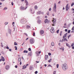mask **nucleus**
Masks as SVG:
<instances>
[{"label":"nucleus","instance_id":"1","mask_svg":"<svg viewBox=\"0 0 74 74\" xmlns=\"http://www.w3.org/2000/svg\"><path fill=\"white\" fill-rule=\"evenodd\" d=\"M62 67L64 71H66L68 69L67 64L65 63L64 64H62Z\"/></svg>","mask_w":74,"mask_h":74},{"label":"nucleus","instance_id":"2","mask_svg":"<svg viewBox=\"0 0 74 74\" xmlns=\"http://www.w3.org/2000/svg\"><path fill=\"white\" fill-rule=\"evenodd\" d=\"M27 21V20L25 19H21L20 21L22 23H26Z\"/></svg>","mask_w":74,"mask_h":74},{"label":"nucleus","instance_id":"3","mask_svg":"<svg viewBox=\"0 0 74 74\" xmlns=\"http://www.w3.org/2000/svg\"><path fill=\"white\" fill-rule=\"evenodd\" d=\"M29 42L30 44H32L34 42V39L33 38H31L29 40Z\"/></svg>","mask_w":74,"mask_h":74},{"label":"nucleus","instance_id":"4","mask_svg":"<svg viewBox=\"0 0 74 74\" xmlns=\"http://www.w3.org/2000/svg\"><path fill=\"white\" fill-rule=\"evenodd\" d=\"M56 3H54V7H53V11H54L55 12H56Z\"/></svg>","mask_w":74,"mask_h":74},{"label":"nucleus","instance_id":"5","mask_svg":"<svg viewBox=\"0 0 74 74\" xmlns=\"http://www.w3.org/2000/svg\"><path fill=\"white\" fill-rule=\"evenodd\" d=\"M27 8V6H26L25 8V7L21 6L20 8V9L21 10H24L26 9Z\"/></svg>","mask_w":74,"mask_h":74},{"label":"nucleus","instance_id":"6","mask_svg":"<svg viewBox=\"0 0 74 74\" xmlns=\"http://www.w3.org/2000/svg\"><path fill=\"white\" fill-rule=\"evenodd\" d=\"M50 32L52 33H55V30H54V28L53 27H52L50 29Z\"/></svg>","mask_w":74,"mask_h":74},{"label":"nucleus","instance_id":"7","mask_svg":"<svg viewBox=\"0 0 74 74\" xmlns=\"http://www.w3.org/2000/svg\"><path fill=\"white\" fill-rule=\"evenodd\" d=\"M36 56H39V54H40V53H41V51H39L38 52V51H37L36 52Z\"/></svg>","mask_w":74,"mask_h":74},{"label":"nucleus","instance_id":"8","mask_svg":"<svg viewBox=\"0 0 74 74\" xmlns=\"http://www.w3.org/2000/svg\"><path fill=\"white\" fill-rule=\"evenodd\" d=\"M44 31L43 30H41L40 32V34H44Z\"/></svg>","mask_w":74,"mask_h":74},{"label":"nucleus","instance_id":"9","mask_svg":"<svg viewBox=\"0 0 74 74\" xmlns=\"http://www.w3.org/2000/svg\"><path fill=\"white\" fill-rule=\"evenodd\" d=\"M1 60H2V61L3 62H4L5 61V58L3 57V56L1 57Z\"/></svg>","mask_w":74,"mask_h":74},{"label":"nucleus","instance_id":"10","mask_svg":"<svg viewBox=\"0 0 74 74\" xmlns=\"http://www.w3.org/2000/svg\"><path fill=\"white\" fill-rule=\"evenodd\" d=\"M10 69V66H6L5 67V69L6 70H8Z\"/></svg>","mask_w":74,"mask_h":74},{"label":"nucleus","instance_id":"11","mask_svg":"<svg viewBox=\"0 0 74 74\" xmlns=\"http://www.w3.org/2000/svg\"><path fill=\"white\" fill-rule=\"evenodd\" d=\"M67 34H68V33H67L63 36V38H65V37H66V36H67Z\"/></svg>","mask_w":74,"mask_h":74},{"label":"nucleus","instance_id":"12","mask_svg":"<svg viewBox=\"0 0 74 74\" xmlns=\"http://www.w3.org/2000/svg\"><path fill=\"white\" fill-rule=\"evenodd\" d=\"M30 11L31 12V13H32V14H34V11L32 10V9H30Z\"/></svg>","mask_w":74,"mask_h":74},{"label":"nucleus","instance_id":"13","mask_svg":"<svg viewBox=\"0 0 74 74\" xmlns=\"http://www.w3.org/2000/svg\"><path fill=\"white\" fill-rule=\"evenodd\" d=\"M8 32L9 34H11V30L10 29H8Z\"/></svg>","mask_w":74,"mask_h":74},{"label":"nucleus","instance_id":"14","mask_svg":"<svg viewBox=\"0 0 74 74\" xmlns=\"http://www.w3.org/2000/svg\"><path fill=\"white\" fill-rule=\"evenodd\" d=\"M45 59L46 60H47L48 58V55H45Z\"/></svg>","mask_w":74,"mask_h":74},{"label":"nucleus","instance_id":"15","mask_svg":"<svg viewBox=\"0 0 74 74\" xmlns=\"http://www.w3.org/2000/svg\"><path fill=\"white\" fill-rule=\"evenodd\" d=\"M25 3H26V5H28L29 3H28V2L26 0H25Z\"/></svg>","mask_w":74,"mask_h":74},{"label":"nucleus","instance_id":"16","mask_svg":"<svg viewBox=\"0 0 74 74\" xmlns=\"http://www.w3.org/2000/svg\"><path fill=\"white\" fill-rule=\"evenodd\" d=\"M41 14V11H39L37 12V14L38 15V14Z\"/></svg>","mask_w":74,"mask_h":74},{"label":"nucleus","instance_id":"17","mask_svg":"<svg viewBox=\"0 0 74 74\" xmlns=\"http://www.w3.org/2000/svg\"><path fill=\"white\" fill-rule=\"evenodd\" d=\"M28 55L30 56H32V52H29V53Z\"/></svg>","mask_w":74,"mask_h":74},{"label":"nucleus","instance_id":"18","mask_svg":"<svg viewBox=\"0 0 74 74\" xmlns=\"http://www.w3.org/2000/svg\"><path fill=\"white\" fill-rule=\"evenodd\" d=\"M54 42H52L51 43V45H52V46H54Z\"/></svg>","mask_w":74,"mask_h":74},{"label":"nucleus","instance_id":"19","mask_svg":"<svg viewBox=\"0 0 74 74\" xmlns=\"http://www.w3.org/2000/svg\"><path fill=\"white\" fill-rule=\"evenodd\" d=\"M33 69V66H30L29 67V70H31Z\"/></svg>","mask_w":74,"mask_h":74},{"label":"nucleus","instance_id":"20","mask_svg":"<svg viewBox=\"0 0 74 74\" xmlns=\"http://www.w3.org/2000/svg\"><path fill=\"white\" fill-rule=\"evenodd\" d=\"M45 23H47L48 22V19H46L45 20Z\"/></svg>","mask_w":74,"mask_h":74},{"label":"nucleus","instance_id":"21","mask_svg":"<svg viewBox=\"0 0 74 74\" xmlns=\"http://www.w3.org/2000/svg\"><path fill=\"white\" fill-rule=\"evenodd\" d=\"M27 66H26L24 65L23 66V69H26V68L27 67Z\"/></svg>","mask_w":74,"mask_h":74},{"label":"nucleus","instance_id":"22","mask_svg":"<svg viewBox=\"0 0 74 74\" xmlns=\"http://www.w3.org/2000/svg\"><path fill=\"white\" fill-rule=\"evenodd\" d=\"M34 8L35 9L37 10L38 8V7H37V6L35 5L34 6Z\"/></svg>","mask_w":74,"mask_h":74},{"label":"nucleus","instance_id":"23","mask_svg":"<svg viewBox=\"0 0 74 74\" xmlns=\"http://www.w3.org/2000/svg\"><path fill=\"white\" fill-rule=\"evenodd\" d=\"M38 23H41V21L40 20H38Z\"/></svg>","mask_w":74,"mask_h":74},{"label":"nucleus","instance_id":"24","mask_svg":"<svg viewBox=\"0 0 74 74\" xmlns=\"http://www.w3.org/2000/svg\"><path fill=\"white\" fill-rule=\"evenodd\" d=\"M24 53H27L28 52V51H27L26 50H24L23 51Z\"/></svg>","mask_w":74,"mask_h":74},{"label":"nucleus","instance_id":"25","mask_svg":"<svg viewBox=\"0 0 74 74\" xmlns=\"http://www.w3.org/2000/svg\"><path fill=\"white\" fill-rule=\"evenodd\" d=\"M8 22H6L4 24L5 25H8Z\"/></svg>","mask_w":74,"mask_h":74},{"label":"nucleus","instance_id":"26","mask_svg":"<svg viewBox=\"0 0 74 74\" xmlns=\"http://www.w3.org/2000/svg\"><path fill=\"white\" fill-rule=\"evenodd\" d=\"M18 60L19 61V62H21V58H19Z\"/></svg>","mask_w":74,"mask_h":74},{"label":"nucleus","instance_id":"27","mask_svg":"<svg viewBox=\"0 0 74 74\" xmlns=\"http://www.w3.org/2000/svg\"><path fill=\"white\" fill-rule=\"evenodd\" d=\"M69 6V4L67 3V4H66V8H68V6Z\"/></svg>","mask_w":74,"mask_h":74},{"label":"nucleus","instance_id":"28","mask_svg":"<svg viewBox=\"0 0 74 74\" xmlns=\"http://www.w3.org/2000/svg\"><path fill=\"white\" fill-rule=\"evenodd\" d=\"M66 45L67 47H70V45H69V44H68V43H66Z\"/></svg>","mask_w":74,"mask_h":74},{"label":"nucleus","instance_id":"29","mask_svg":"<svg viewBox=\"0 0 74 74\" xmlns=\"http://www.w3.org/2000/svg\"><path fill=\"white\" fill-rule=\"evenodd\" d=\"M62 31H60V35L62 36Z\"/></svg>","mask_w":74,"mask_h":74},{"label":"nucleus","instance_id":"30","mask_svg":"<svg viewBox=\"0 0 74 74\" xmlns=\"http://www.w3.org/2000/svg\"><path fill=\"white\" fill-rule=\"evenodd\" d=\"M27 29H29V28H30V26L29 25H27Z\"/></svg>","mask_w":74,"mask_h":74},{"label":"nucleus","instance_id":"31","mask_svg":"<svg viewBox=\"0 0 74 74\" xmlns=\"http://www.w3.org/2000/svg\"><path fill=\"white\" fill-rule=\"evenodd\" d=\"M71 34L69 35L68 36V39H69V37H71Z\"/></svg>","mask_w":74,"mask_h":74},{"label":"nucleus","instance_id":"32","mask_svg":"<svg viewBox=\"0 0 74 74\" xmlns=\"http://www.w3.org/2000/svg\"><path fill=\"white\" fill-rule=\"evenodd\" d=\"M73 5H74V3H73L71 4V7H72V6H73Z\"/></svg>","mask_w":74,"mask_h":74},{"label":"nucleus","instance_id":"33","mask_svg":"<svg viewBox=\"0 0 74 74\" xmlns=\"http://www.w3.org/2000/svg\"><path fill=\"white\" fill-rule=\"evenodd\" d=\"M14 44L15 45H18L17 43H16V42H14Z\"/></svg>","mask_w":74,"mask_h":74},{"label":"nucleus","instance_id":"34","mask_svg":"<svg viewBox=\"0 0 74 74\" xmlns=\"http://www.w3.org/2000/svg\"><path fill=\"white\" fill-rule=\"evenodd\" d=\"M74 46V43H73L71 45V47H73V46Z\"/></svg>","mask_w":74,"mask_h":74},{"label":"nucleus","instance_id":"35","mask_svg":"<svg viewBox=\"0 0 74 74\" xmlns=\"http://www.w3.org/2000/svg\"><path fill=\"white\" fill-rule=\"evenodd\" d=\"M51 60H52V59H50L49 60H48V62H51Z\"/></svg>","mask_w":74,"mask_h":74},{"label":"nucleus","instance_id":"36","mask_svg":"<svg viewBox=\"0 0 74 74\" xmlns=\"http://www.w3.org/2000/svg\"><path fill=\"white\" fill-rule=\"evenodd\" d=\"M53 74H56V71H53Z\"/></svg>","mask_w":74,"mask_h":74},{"label":"nucleus","instance_id":"37","mask_svg":"<svg viewBox=\"0 0 74 74\" xmlns=\"http://www.w3.org/2000/svg\"><path fill=\"white\" fill-rule=\"evenodd\" d=\"M7 7H5L4 8V10H7Z\"/></svg>","mask_w":74,"mask_h":74},{"label":"nucleus","instance_id":"38","mask_svg":"<svg viewBox=\"0 0 74 74\" xmlns=\"http://www.w3.org/2000/svg\"><path fill=\"white\" fill-rule=\"evenodd\" d=\"M62 41H65V38L62 39Z\"/></svg>","mask_w":74,"mask_h":74},{"label":"nucleus","instance_id":"39","mask_svg":"<svg viewBox=\"0 0 74 74\" xmlns=\"http://www.w3.org/2000/svg\"><path fill=\"white\" fill-rule=\"evenodd\" d=\"M70 32H71L70 30H68V33H70Z\"/></svg>","mask_w":74,"mask_h":74},{"label":"nucleus","instance_id":"40","mask_svg":"<svg viewBox=\"0 0 74 74\" xmlns=\"http://www.w3.org/2000/svg\"><path fill=\"white\" fill-rule=\"evenodd\" d=\"M66 11H68L69 10V8H66Z\"/></svg>","mask_w":74,"mask_h":74},{"label":"nucleus","instance_id":"41","mask_svg":"<svg viewBox=\"0 0 74 74\" xmlns=\"http://www.w3.org/2000/svg\"><path fill=\"white\" fill-rule=\"evenodd\" d=\"M59 64H57L56 65V66H57V68H58V67H59Z\"/></svg>","mask_w":74,"mask_h":74},{"label":"nucleus","instance_id":"42","mask_svg":"<svg viewBox=\"0 0 74 74\" xmlns=\"http://www.w3.org/2000/svg\"><path fill=\"white\" fill-rule=\"evenodd\" d=\"M14 47L15 48V50H17V47H16V46H15Z\"/></svg>","mask_w":74,"mask_h":74},{"label":"nucleus","instance_id":"43","mask_svg":"<svg viewBox=\"0 0 74 74\" xmlns=\"http://www.w3.org/2000/svg\"><path fill=\"white\" fill-rule=\"evenodd\" d=\"M72 30L74 31V27H73L72 28Z\"/></svg>","mask_w":74,"mask_h":74},{"label":"nucleus","instance_id":"44","mask_svg":"<svg viewBox=\"0 0 74 74\" xmlns=\"http://www.w3.org/2000/svg\"><path fill=\"white\" fill-rule=\"evenodd\" d=\"M59 30L58 29L57 31V33H59Z\"/></svg>","mask_w":74,"mask_h":74},{"label":"nucleus","instance_id":"45","mask_svg":"<svg viewBox=\"0 0 74 74\" xmlns=\"http://www.w3.org/2000/svg\"><path fill=\"white\" fill-rule=\"evenodd\" d=\"M28 50L29 51H31V49L30 48H29L28 49Z\"/></svg>","mask_w":74,"mask_h":74},{"label":"nucleus","instance_id":"46","mask_svg":"<svg viewBox=\"0 0 74 74\" xmlns=\"http://www.w3.org/2000/svg\"><path fill=\"white\" fill-rule=\"evenodd\" d=\"M38 73V72L37 71L35 72V74H37Z\"/></svg>","mask_w":74,"mask_h":74},{"label":"nucleus","instance_id":"47","mask_svg":"<svg viewBox=\"0 0 74 74\" xmlns=\"http://www.w3.org/2000/svg\"><path fill=\"white\" fill-rule=\"evenodd\" d=\"M24 34H25V35H26V36H27V34L26 33H24Z\"/></svg>","mask_w":74,"mask_h":74},{"label":"nucleus","instance_id":"48","mask_svg":"<svg viewBox=\"0 0 74 74\" xmlns=\"http://www.w3.org/2000/svg\"><path fill=\"white\" fill-rule=\"evenodd\" d=\"M48 55L49 56H51V53H48Z\"/></svg>","mask_w":74,"mask_h":74},{"label":"nucleus","instance_id":"49","mask_svg":"<svg viewBox=\"0 0 74 74\" xmlns=\"http://www.w3.org/2000/svg\"><path fill=\"white\" fill-rule=\"evenodd\" d=\"M33 36H35V33L33 32Z\"/></svg>","mask_w":74,"mask_h":74},{"label":"nucleus","instance_id":"50","mask_svg":"<svg viewBox=\"0 0 74 74\" xmlns=\"http://www.w3.org/2000/svg\"><path fill=\"white\" fill-rule=\"evenodd\" d=\"M52 67V66L51 65H48V67Z\"/></svg>","mask_w":74,"mask_h":74},{"label":"nucleus","instance_id":"51","mask_svg":"<svg viewBox=\"0 0 74 74\" xmlns=\"http://www.w3.org/2000/svg\"><path fill=\"white\" fill-rule=\"evenodd\" d=\"M11 4H12V5H14V3H13V2H12Z\"/></svg>","mask_w":74,"mask_h":74},{"label":"nucleus","instance_id":"52","mask_svg":"<svg viewBox=\"0 0 74 74\" xmlns=\"http://www.w3.org/2000/svg\"><path fill=\"white\" fill-rule=\"evenodd\" d=\"M61 49L62 50V51H64V48H61Z\"/></svg>","mask_w":74,"mask_h":74},{"label":"nucleus","instance_id":"53","mask_svg":"<svg viewBox=\"0 0 74 74\" xmlns=\"http://www.w3.org/2000/svg\"><path fill=\"white\" fill-rule=\"evenodd\" d=\"M15 68H18V66H17V65H15Z\"/></svg>","mask_w":74,"mask_h":74},{"label":"nucleus","instance_id":"54","mask_svg":"<svg viewBox=\"0 0 74 74\" xmlns=\"http://www.w3.org/2000/svg\"><path fill=\"white\" fill-rule=\"evenodd\" d=\"M9 51H12V49H9Z\"/></svg>","mask_w":74,"mask_h":74},{"label":"nucleus","instance_id":"55","mask_svg":"<svg viewBox=\"0 0 74 74\" xmlns=\"http://www.w3.org/2000/svg\"><path fill=\"white\" fill-rule=\"evenodd\" d=\"M49 11H51V8H50L49 9Z\"/></svg>","mask_w":74,"mask_h":74},{"label":"nucleus","instance_id":"56","mask_svg":"<svg viewBox=\"0 0 74 74\" xmlns=\"http://www.w3.org/2000/svg\"><path fill=\"white\" fill-rule=\"evenodd\" d=\"M6 48L7 49H9V47H7Z\"/></svg>","mask_w":74,"mask_h":74},{"label":"nucleus","instance_id":"57","mask_svg":"<svg viewBox=\"0 0 74 74\" xmlns=\"http://www.w3.org/2000/svg\"><path fill=\"white\" fill-rule=\"evenodd\" d=\"M65 32H67V29H66L65 30Z\"/></svg>","mask_w":74,"mask_h":74},{"label":"nucleus","instance_id":"58","mask_svg":"<svg viewBox=\"0 0 74 74\" xmlns=\"http://www.w3.org/2000/svg\"><path fill=\"white\" fill-rule=\"evenodd\" d=\"M21 64H22V62H21V61L20 62V65H21Z\"/></svg>","mask_w":74,"mask_h":74},{"label":"nucleus","instance_id":"59","mask_svg":"<svg viewBox=\"0 0 74 74\" xmlns=\"http://www.w3.org/2000/svg\"><path fill=\"white\" fill-rule=\"evenodd\" d=\"M65 39L66 41H67V38H65Z\"/></svg>","mask_w":74,"mask_h":74},{"label":"nucleus","instance_id":"60","mask_svg":"<svg viewBox=\"0 0 74 74\" xmlns=\"http://www.w3.org/2000/svg\"><path fill=\"white\" fill-rule=\"evenodd\" d=\"M60 42H63V41H62V40H60Z\"/></svg>","mask_w":74,"mask_h":74},{"label":"nucleus","instance_id":"61","mask_svg":"<svg viewBox=\"0 0 74 74\" xmlns=\"http://www.w3.org/2000/svg\"><path fill=\"white\" fill-rule=\"evenodd\" d=\"M14 23H15L14 22H13L12 23V25H14Z\"/></svg>","mask_w":74,"mask_h":74},{"label":"nucleus","instance_id":"62","mask_svg":"<svg viewBox=\"0 0 74 74\" xmlns=\"http://www.w3.org/2000/svg\"><path fill=\"white\" fill-rule=\"evenodd\" d=\"M41 14H44V12H41Z\"/></svg>","mask_w":74,"mask_h":74},{"label":"nucleus","instance_id":"63","mask_svg":"<svg viewBox=\"0 0 74 74\" xmlns=\"http://www.w3.org/2000/svg\"><path fill=\"white\" fill-rule=\"evenodd\" d=\"M72 11H74V8H72Z\"/></svg>","mask_w":74,"mask_h":74},{"label":"nucleus","instance_id":"64","mask_svg":"<svg viewBox=\"0 0 74 74\" xmlns=\"http://www.w3.org/2000/svg\"><path fill=\"white\" fill-rule=\"evenodd\" d=\"M72 49H74V46L72 47Z\"/></svg>","mask_w":74,"mask_h":74}]
</instances>
